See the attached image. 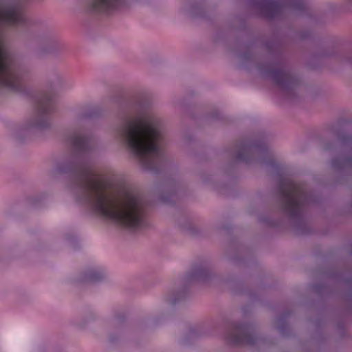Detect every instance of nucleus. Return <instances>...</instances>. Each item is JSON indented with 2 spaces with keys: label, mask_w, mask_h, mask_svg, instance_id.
<instances>
[{
  "label": "nucleus",
  "mask_w": 352,
  "mask_h": 352,
  "mask_svg": "<svg viewBox=\"0 0 352 352\" xmlns=\"http://www.w3.org/2000/svg\"><path fill=\"white\" fill-rule=\"evenodd\" d=\"M67 142L71 153L57 163L54 173L70 177V188L76 201L127 231L133 232L148 228L149 203L142 195L125 184L116 189L115 201L105 192L107 184L95 170L91 160V135L75 131L67 137Z\"/></svg>",
  "instance_id": "nucleus-1"
},
{
  "label": "nucleus",
  "mask_w": 352,
  "mask_h": 352,
  "mask_svg": "<svg viewBox=\"0 0 352 352\" xmlns=\"http://www.w3.org/2000/svg\"><path fill=\"white\" fill-rule=\"evenodd\" d=\"M120 105L119 122L114 133L142 168L154 174L166 167L167 157L164 150L162 120L151 108V101L140 96L132 102L122 95L115 100Z\"/></svg>",
  "instance_id": "nucleus-2"
},
{
  "label": "nucleus",
  "mask_w": 352,
  "mask_h": 352,
  "mask_svg": "<svg viewBox=\"0 0 352 352\" xmlns=\"http://www.w3.org/2000/svg\"><path fill=\"white\" fill-rule=\"evenodd\" d=\"M278 190L286 212L292 217H299L309 201L304 187L291 179H284L280 182Z\"/></svg>",
  "instance_id": "nucleus-3"
},
{
  "label": "nucleus",
  "mask_w": 352,
  "mask_h": 352,
  "mask_svg": "<svg viewBox=\"0 0 352 352\" xmlns=\"http://www.w3.org/2000/svg\"><path fill=\"white\" fill-rule=\"evenodd\" d=\"M255 6L270 19L278 16L287 7L298 10L305 8L303 0H256Z\"/></svg>",
  "instance_id": "nucleus-4"
},
{
  "label": "nucleus",
  "mask_w": 352,
  "mask_h": 352,
  "mask_svg": "<svg viewBox=\"0 0 352 352\" xmlns=\"http://www.w3.org/2000/svg\"><path fill=\"white\" fill-rule=\"evenodd\" d=\"M0 19L3 23L14 26L27 27L32 24V20L25 14L23 4L21 1L3 8Z\"/></svg>",
  "instance_id": "nucleus-5"
},
{
  "label": "nucleus",
  "mask_w": 352,
  "mask_h": 352,
  "mask_svg": "<svg viewBox=\"0 0 352 352\" xmlns=\"http://www.w3.org/2000/svg\"><path fill=\"white\" fill-rule=\"evenodd\" d=\"M125 0H89V9L94 12L109 14L121 8Z\"/></svg>",
  "instance_id": "nucleus-6"
},
{
  "label": "nucleus",
  "mask_w": 352,
  "mask_h": 352,
  "mask_svg": "<svg viewBox=\"0 0 352 352\" xmlns=\"http://www.w3.org/2000/svg\"><path fill=\"white\" fill-rule=\"evenodd\" d=\"M272 76L275 83L284 88L292 85L295 80L291 72L282 65L272 69Z\"/></svg>",
  "instance_id": "nucleus-7"
},
{
  "label": "nucleus",
  "mask_w": 352,
  "mask_h": 352,
  "mask_svg": "<svg viewBox=\"0 0 352 352\" xmlns=\"http://www.w3.org/2000/svg\"><path fill=\"white\" fill-rule=\"evenodd\" d=\"M230 341L234 344H252V336L249 333L247 327L240 325L236 332L232 333L229 338Z\"/></svg>",
  "instance_id": "nucleus-8"
},
{
  "label": "nucleus",
  "mask_w": 352,
  "mask_h": 352,
  "mask_svg": "<svg viewBox=\"0 0 352 352\" xmlns=\"http://www.w3.org/2000/svg\"><path fill=\"white\" fill-rule=\"evenodd\" d=\"M106 274L102 268H91L83 272L80 277V283H95L103 280Z\"/></svg>",
  "instance_id": "nucleus-9"
},
{
  "label": "nucleus",
  "mask_w": 352,
  "mask_h": 352,
  "mask_svg": "<svg viewBox=\"0 0 352 352\" xmlns=\"http://www.w3.org/2000/svg\"><path fill=\"white\" fill-rule=\"evenodd\" d=\"M102 115V111L97 107L87 106L84 111L78 113L80 120H94Z\"/></svg>",
  "instance_id": "nucleus-10"
},
{
  "label": "nucleus",
  "mask_w": 352,
  "mask_h": 352,
  "mask_svg": "<svg viewBox=\"0 0 352 352\" xmlns=\"http://www.w3.org/2000/svg\"><path fill=\"white\" fill-rule=\"evenodd\" d=\"M45 47H39L36 50V54L38 56L42 57L47 54H54L60 47V44L54 40H47L45 43Z\"/></svg>",
  "instance_id": "nucleus-11"
},
{
  "label": "nucleus",
  "mask_w": 352,
  "mask_h": 352,
  "mask_svg": "<svg viewBox=\"0 0 352 352\" xmlns=\"http://www.w3.org/2000/svg\"><path fill=\"white\" fill-rule=\"evenodd\" d=\"M160 199L165 204H174L176 201V190L173 188L170 192L162 193L160 196Z\"/></svg>",
  "instance_id": "nucleus-12"
},
{
  "label": "nucleus",
  "mask_w": 352,
  "mask_h": 352,
  "mask_svg": "<svg viewBox=\"0 0 352 352\" xmlns=\"http://www.w3.org/2000/svg\"><path fill=\"white\" fill-rule=\"evenodd\" d=\"M125 316L124 314H119L115 318L116 323L118 324H122L125 320Z\"/></svg>",
  "instance_id": "nucleus-13"
},
{
  "label": "nucleus",
  "mask_w": 352,
  "mask_h": 352,
  "mask_svg": "<svg viewBox=\"0 0 352 352\" xmlns=\"http://www.w3.org/2000/svg\"><path fill=\"white\" fill-rule=\"evenodd\" d=\"M167 301L171 305L176 303V293L175 292H173L170 296L167 298Z\"/></svg>",
  "instance_id": "nucleus-14"
},
{
  "label": "nucleus",
  "mask_w": 352,
  "mask_h": 352,
  "mask_svg": "<svg viewBox=\"0 0 352 352\" xmlns=\"http://www.w3.org/2000/svg\"><path fill=\"white\" fill-rule=\"evenodd\" d=\"M245 152H246V148L244 149L242 152L239 153L237 155V157H236L237 160L239 161L247 162V159L245 156Z\"/></svg>",
  "instance_id": "nucleus-15"
},
{
  "label": "nucleus",
  "mask_w": 352,
  "mask_h": 352,
  "mask_svg": "<svg viewBox=\"0 0 352 352\" xmlns=\"http://www.w3.org/2000/svg\"><path fill=\"white\" fill-rule=\"evenodd\" d=\"M116 341V338H114L113 336H111L109 337V342H111V343H113Z\"/></svg>",
  "instance_id": "nucleus-16"
},
{
  "label": "nucleus",
  "mask_w": 352,
  "mask_h": 352,
  "mask_svg": "<svg viewBox=\"0 0 352 352\" xmlns=\"http://www.w3.org/2000/svg\"><path fill=\"white\" fill-rule=\"evenodd\" d=\"M177 301H178L179 300V292L178 291H177Z\"/></svg>",
  "instance_id": "nucleus-17"
}]
</instances>
